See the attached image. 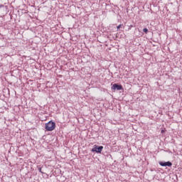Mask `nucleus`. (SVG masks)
Masks as SVG:
<instances>
[{
    "mask_svg": "<svg viewBox=\"0 0 182 182\" xmlns=\"http://www.w3.org/2000/svg\"><path fill=\"white\" fill-rule=\"evenodd\" d=\"M103 150V146H97V145H94L93 149H92L91 151L93 153H102V151Z\"/></svg>",
    "mask_w": 182,
    "mask_h": 182,
    "instance_id": "f03ea898",
    "label": "nucleus"
},
{
    "mask_svg": "<svg viewBox=\"0 0 182 182\" xmlns=\"http://www.w3.org/2000/svg\"><path fill=\"white\" fill-rule=\"evenodd\" d=\"M0 8H4V5H0Z\"/></svg>",
    "mask_w": 182,
    "mask_h": 182,
    "instance_id": "1a4fd4ad",
    "label": "nucleus"
},
{
    "mask_svg": "<svg viewBox=\"0 0 182 182\" xmlns=\"http://www.w3.org/2000/svg\"><path fill=\"white\" fill-rule=\"evenodd\" d=\"M112 90H123V86L119 84H114L112 87Z\"/></svg>",
    "mask_w": 182,
    "mask_h": 182,
    "instance_id": "7ed1b4c3",
    "label": "nucleus"
},
{
    "mask_svg": "<svg viewBox=\"0 0 182 182\" xmlns=\"http://www.w3.org/2000/svg\"><path fill=\"white\" fill-rule=\"evenodd\" d=\"M133 27H134L133 25L129 26L128 31H130V29H132V28H133Z\"/></svg>",
    "mask_w": 182,
    "mask_h": 182,
    "instance_id": "0eeeda50",
    "label": "nucleus"
},
{
    "mask_svg": "<svg viewBox=\"0 0 182 182\" xmlns=\"http://www.w3.org/2000/svg\"><path fill=\"white\" fill-rule=\"evenodd\" d=\"M143 32H144V33H147V32H149V29H147V28H144V29H143Z\"/></svg>",
    "mask_w": 182,
    "mask_h": 182,
    "instance_id": "39448f33",
    "label": "nucleus"
},
{
    "mask_svg": "<svg viewBox=\"0 0 182 182\" xmlns=\"http://www.w3.org/2000/svg\"><path fill=\"white\" fill-rule=\"evenodd\" d=\"M38 171L40 173H41V174H43V172L42 171V168L41 167L38 168Z\"/></svg>",
    "mask_w": 182,
    "mask_h": 182,
    "instance_id": "423d86ee",
    "label": "nucleus"
},
{
    "mask_svg": "<svg viewBox=\"0 0 182 182\" xmlns=\"http://www.w3.org/2000/svg\"><path fill=\"white\" fill-rule=\"evenodd\" d=\"M161 132H164V131L162 130Z\"/></svg>",
    "mask_w": 182,
    "mask_h": 182,
    "instance_id": "9d476101",
    "label": "nucleus"
},
{
    "mask_svg": "<svg viewBox=\"0 0 182 182\" xmlns=\"http://www.w3.org/2000/svg\"><path fill=\"white\" fill-rule=\"evenodd\" d=\"M55 127H56V124L52 121L48 122L45 125L47 132H53V130H55Z\"/></svg>",
    "mask_w": 182,
    "mask_h": 182,
    "instance_id": "f257e3e1",
    "label": "nucleus"
},
{
    "mask_svg": "<svg viewBox=\"0 0 182 182\" xmlns=\"http://www.w3.org/2000/svg\"><path fill=\"white\" fill-rule=\"evenodd\" d=\"M159 164L160 166H161V167H171L173 166V164L170 161H167V162L160 161Z\"/></svg>",
    "mask_w": 182,
    "mask_h": 182,
    "instance_id": "20e7f679",
    "label": "nucleus"
},
{
    "mask_svg": "<svg viewBox=\"0 0 182 182\" xmlns=\"http://www.w3.org/2000/svg\"><path fill=\"white\" fill-rule=\"evenodd\" d=\"M123 26V24H119L117 28V29H120Z\"/></svg>",
    "mask_w": 182,
    "mask_h": 182,
    "instance_id": "6e6552de",
    "label": "nucleus"
}]
</instances>
